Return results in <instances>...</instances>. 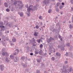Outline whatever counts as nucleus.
<instances>
[{
	"label": "nucleus",
	"mask_w": 73,
	"mask_h": 73,
	"mask_svg": "<svg viewBox=\"0 0 73 73\" xmlns=\"http://www.w3.org/2000/svg\"><path fill=\"white\" fill-rule=\"evenodd\" d=\"M2 52H3L2 55H3V56H8V53L5 52V48H3L2 49Z\"/></svg>",
	"instance_id": "nucleus-1"
},
{
	"label": "nucleus",
	"mask_w": 73,
	"mask_h": 73,
	"mask_svg": "<svg viewBox=\"0 0 73 73\" xmlns=\"http://www.w3.org/2000/svg\"><path fill=\"white\" fill-rule=\"evenodd\" d=\"M33 8V5H31L29 6V8L27 9V12L28 13H30L31 10L32 11V9Z\"/></svg>",
	"instance_id": "nucleus-2"
},
{
	"label": "nucleus",
	"mask_w": 73,
	"mask_h": 73,
	"mask_svg": "<svg viewBox=\"0 0 73 73\" xmlns=\"http://www.w3.org/2000/svg\"><path fill=\"white\" fill-rule=\"evenodd\" d=\"M47 1H46V0H44L43 1V4H44V5H47V4H49L50 3V0H47Z\"/></svg>",
	"instance_id": "nucleus-3"
},
{
	"label": "nucleus",
	"mask_w": 73,
	"mask_h": 73,
	"mask_svg": "<svg viewBox=\"0 0 73 73\" xmlns=\"http://www.w3.org/2000/svg\"><path fill=\"white\" fill-rule=\"evenodd\" d=\"M33 46H36L37 45V43L36 42V39H33L32 41Z\"/></svg>",
	"instance_id": "nucleus-4"
},
{
	"label": "nucleus",
	"mask_w": 73,
	"mask_h": 73,
	"mask_svg": "<svg viewBox=\"0 0 73 73\" xmlns=\"http://www.w3.org/2000/svg\"><path fill=\"white\" fill-rule=\"evenodd\" d=\"M0 69L1 71H3L4 69V65L2 64L0 65Z\"/></svg>",
	"instance_id": "nucleus-5"
},
{
	"label": "nucleus",
	"mask_w": 73,
	"mask_h": 73,
	"mask_svg": "<svg viewBox=\"0 0 73 73\" xmlns=\"http://www.w3.org/2000/svg\"><path fill=\"white\" fill-rule=\"evenodd\" d=\"M37 7L35 6H33V7L32 9H31L32 11H37Z\"/></svg>",
	"instance_id": "nucleus-6"
},
{
	"label": "nucleus",
	"mask_w": 73,
	"mask_h": 73,
	"mask_svg": "<svg viewBox=\"0 0 73 73\" xmlns=\"http://www.w3.org/2000/svg\"><path fill=\"white\" fill-rule=\"evenodd\" d=\"M55 11L57 12H59V11H60V9H59V8H58V7H55Z\"/></svg>",
	"instance_id": "nucleus-7"
},
{
	"label": "nucleus",
	"mask_w": 73,
	"mask_h": 73,
	"mask_svg": "<svg viewBox=\"0 0 73 73\" xmlns=\"http://www.w3.org/2000/svg\"><path fill=\"white\" fill-rule=\"evenodd\" d=\"M36 60L37 61V62H38V63L42 61V60L41 58L40 59H39V58H37Z\"/></svg>",
	"instance_id": "nucleus-8"
},
{
	"label": "nucleus",
	"mask_w": 73,
	"mask_h": 73,
	"mask_svg": "<svg viewBox=\"0 0 73 73\" xmlns=\"http://www.w3.org/2000/svg\"><path fill=\"white\" fill-rule=\"evenodd\" d=\"M18 60H19V58H18V57H15L14 58V61L15 62H17Z\"/></svg>",
	"instance_id": "nucleus-9"
},
{
	"label": "nucleus",
	"mask_w": 73,
	"mask_h": 73,
	"mask_svg": "<svg viewBox=\"0 0 73 73\" xmlns=\"http://www.w3.org/2000/svg\"><path fill=\"white\" fill-rule=\"evenodd\" d=\"M18 14L19 15H20V17H22L23 16V12L20 13L19 12Z\"/></svg>",
	"instance_id": "nucleus-10"
},
{
	"label": "nucleus",
	"mask_w": 73,
	"mask_h": 73,
	"mask_svg": "<svg viewBox=\"0 0 73 73\" xmlns=\"http://www.w3.org/2000/svg\"><path fill=\"white\" fill-rule=\"evenodd\" d=\"M56 55L57 56L60 57V56H61V54L59 52H56Z\"/></svg>",
	"instance_id": "nucleus-11"
},
{
	"label": "nucleus",
	"mask_w": 73,
	"mask_h": 73,
	"mask_svg": "<svg viewBox=\"0 0 73 73\" xmlns=\"http://www.w3.org/2000/svg\"><path fill=\"white\" fill-rule=\"evenodd\" d=\"M24 7V5H22L21 6L19 7V9L21 10L23 9V7Z\"/></svg>",
	"instance_id": "nucleus-12"
},
{
	"label": "nucleus",
	"mask_w": 73,
	"mask_h": 73,
	"mask_svg": "<svg viewBox=\"0 0 73 73\" xmlns=\"http://www.w3.org/2000/svg\"><path fill=\"white\" fill-rule=\"evenodd\" d=\"M19 52V50L18 49H17L15 50V53H16L17 54H18Z\"/></svg>",
	"instance_id": "nucleus-13"
},
{
	"label": "nucleus",
	"mask_w": 73,
	"mask_h": 73,
	"mask_svg": "<svg viewBox=\"0 0 73 73\" xmlns=\"http://www.w3.org/2000/svg\"><path fill=\"white\" fill-rule=\"evenodd\" d=\"M5 60L6 61L5 62H9V59H8V58L7 57L6 58Z\"/></svg>",
	"instance_id": "nucleus-14"
},
{
	"label": "nucleus",
	"mask_w": 73,
	"mask_h": 73,
	"mask_svg": "<svg viewBox=\"0 0 73 73\" xmlns=\"http://www.w3.org/2000/svg\"><path fill=\"white\" fill-rule=\"evenodd\" d=\"M16 4H17V1H15L14 3L11 4V5H16Z\"/></svg>",
	"instance_id": "nucleus-15"
},
{
	"label": "nucleus",
	"mask_w": 73,
	"mask_h": 73,
	"mask_svg": "<svg viewBox=\"0 0 73 73\" xmlns=\"http://www.w3.org/2000/svg\"><path fill=\"white\" fill-rule=\"evenodd\" d=\"M13 42H16V38H13L12 39Z\"/></svg>",
	"instance_id": "nucleus-16"
},
{
	"label": "nucleus",
	"mask_w": 73,
	"mask_h": 73,
	"mask_svg": "<svg viewBox=\"0 0 73 73\" xmlns=\"http://www.w3.org/2000/svg\"><path fill=\"white\" fill-rule=\"evenodd\" d=\"M4 5L5 8H8V6L7 5V3H4Z\"/></svg>",
	"instance_id": "nucleus-17"
},
{
	"label": "nucleus",
	"mask_w": 73,
	"mask_h": 73,
	"mask_svg": "<svg viewBox=\"0 0 73 73\" xmlns=\"http://www.w3.org/2000/svg\"><path fill=\"white\" fill-rule=\"evenodd\" d=\"M22 65L23 66L24 68H26V67H27V66H25V64L24 63L22 64Z\"/></svg>",
	"instance_id": "nucleus-18"
},
{
	"label": "nucleus",
	"mask_w": 73,
	"mask_h": 73,
	"mask_svg": "<svg viewBox=\"0 0 73 73\" xmlns=\"http://www.w3.org/2000/svg\"><path fill=\"white\" fill-rule=\"evenodd\" d=\"M25 58L24 56H22L21 57V59L22 60H23L24 61V60H25Z\"/></svg>",
	"instance_id": "nucleus-19"
},
{
	"label": "nucleus",
	"mask_w": 73,
	"mask_h": 73,
	"mask_svg": "<svg viewBox=\"0 0 73 73\" xmlns=\"http://www.w3.org/2000/svg\"><path fill=\"white\" fill-rule=\"evenodd\" d=\"M51 42L52 41V40H54V38H53L52 37H50L49 39Z\"/></svg>",
	"instance_id": "nucleus-20"
},
{
	"label": "nucleus",
	"mask_w": 73,
	"mask_h": 73,
	"mask_svg": "<svg viewBox=\"0 0 73 73\" xmlns=\"http://www.w3.org/2000/svg\"><path fill=\"white\" fill-rule=\"evenodd\" d=\"M17 5L19 7H20L22 5V2H20V4H19Z\"/></svg>",
	"instance_id": "nucleus-21"
},
{
	"label": "nucleus",
	"mask_w": 73,
	"mask_h": 73,
	"mask_svg": "<svg viewBox=\"0 0 73 73\" xmlns=\"http://www.w3.org/2000/svg\"><path fill=\"white\" fill-rule=\"evenodd\" d=\"M61 48L62 50H65V48H64V47H63V46L62 45V47H61Z\"/></svg>",
	"instance_id": "nucleus-22"
},
{
	"label": "nucleus",
	"mask_w": 73,
	"mask_h": 73,
	"mask_svg": "<svg viewBox=\"0 0 73 73\" xmlns=\"http://www.w3.org/2000/svg\"><path fill=\"white\" fill-rule=\"evenodd\" d=\"M70 44L69 43H68L66 44V46H68V47H70Z\"/></svg>",
	"instance_id": "nucleus-23"
},
{
	"label": "nucleus",
	"mask_w": 73,
	"mask_h": 73,
	"mask_svg": "<svg viewBox=\"0 0 73 73\" xmlns=\"http://www.w3.org/2000/svg\"><path fill=\"white\" fill-rule=\"evenodd\" d=\"M56 5L57 7H59V5H61V3L59 2H58L56 4Z\"/></svg>",
	"instance_id": "nucleus-24"
},
{
	"label": "nucleus",
	"mask_w": 73,
	"mask_h": 73,
	"mask_svg": "<svg viewBox=\"0 0 73 73\" xmlns=\"http://www.w3.org/2000/svg\"><path fill=\"white\" fill-rule=\"evenodd\" d=\"M66 68H67V67H66V66H63V69H66Z\"/></svg>",
	"instance_id": "nucleus-25"
},
{
	"label": "nucleus",
	"mask_w": 73,
	"mask_h": 73,
	"mask_svg": "<svg viewBox=\"0 0 73 73\" xmlns=\"http://www.w3.org/2000/svg\"><path fill=\"white\" fill-rule=\"evenodd\" d=\"M34 35L35 36H36V37L37 36V34L36 33V32H35L34 34Z\"/></svg>",
	"instance_id": "nucleus-26"
},
{
	"label": "nucleus",
	"mask_w": 73,
	"mask_h": 73,
	"mask_svg": "<svg viewBox=\"0 0 73 73\" xmlns=\"http://www.w3.org/2000/svg\"><path fill=\"white\" fill-rule=\"evenodd\" d=\"M61 47H62V45L58 46V48H61Z\"/></svg>",
	"instance_id": "nucleus-27"
},
{
	"label": "nucleus",
	"mask_w": 73,
	"mask_h": 73,
	"mask_svg": "<svg viewBox=\"0 0 73 73\" xmlns=\"http://www.w3.org/2000/svg\"><path fill=\"white\" fill-rule=\"evenodd\" d=\"M51 60L52 61H54L55 60V57H52L51 58Z\"/></svg>",
	"instance_id": "nucleus-28"
},
{
	"label": "nucleus",
	"mask_w": 73,
	"mask_h": 73,
	"mask_svg": "<svg viewBox=\"0 0 73 73\" xmlns=\"http://www.w3.org/2000/svg\"><path fill=\"white\" fill-rule=\"evenodd\" d=\"M6 11L7 12H8L10 11V10L8 8H7L6 9Z\"/></svg>",
	"instance_id": "nucleus-29"
},
{
	"label": "nucleus",
	"mask_w": 73,
	"mask_h": 73,
	"mask_svg": "<svg viewBox=\"0 0 73 73\" xmlns=\"http://www.w3.org/2000/svg\"><path fill=\"white\" fill-rule=\"evenodd\" d=\"M63 8V6L62 5L60 6L59 7V8L60 9H61Z\"/></svg>",
	"instance_id": "nucleus-30"
},
{
	"label": "nucleus",
	"mask_w": 73,
	"mask_h": 73,
	"mask_svg": "<svg viewBox=\"0 0 73 73\" xmlns=\"http://www.w3.org/2000/svg\"><path fill=\"white\" fill-rule=\"evenodd\" d=\"M52 10L51 9H49L48 11V13H50V12H52Z\"/></svg>",
	"instance_id": "nucleus-31"
},
{
	"label": "nucleus",
	"mask_w": 73,
	"mask_h": 73,
	"mask_svg": "<svg viewBox=\"0 0 73 73\" xmlns=\"http://www.w3.org/2000/svg\"><path fill=\"white\" fill-rule=\"evenodd\" d=\"M10 57L11 59H13V56L12 55H11L10 56Z\"/></svg>",
	"instance_id": "nucleus-32"
},
{
	"label": "nucleus",
	"mask_w": 73,
	"mask_h": 73,
	"mask_svg": "<svg viewBox=\"0 0 73 73\" xmlns=\"http://www.w3.org/2000/svg\"><path fill=\"white\" fill-rule=\"evenodd\" d=\"M39 19H40V20H41L42 19V17L40 15L39 17Z\"/></svg>",
	"instance_id": "nucleus-33"
},
{
	"label": "nucleus",
	"mask_w": 73,
	"mask_h": 73,
	"mask_svg": "<svg viewBox=\"0 0 73 73\" xmlns=\"http://www.w3.org/2000/svg\"><path fill=\"white\" fill-rule=\"evenodd\" d=\"M47 42H48V43H50V42H51V41L49 39L48 40H47Z\"/></svg>",
	"instance_id": "nucleus-34"
},
{
	"label": "nucleus",
	"mask_w": 73,
	"mask_h": 73,
	"mask_svg": "<svg viewBox=\"0 0 73 73\" xmlns=\"http://www.w3.org/2000/svg\"><path fill=\"white\" fill-rule=\"evenodd\" d=\"M35 53L36 54H38V52H37V51H35Z\"/></svg>",
	"instance_id": "nucleus-35"
},
{
	"label": "nucleus",
	"mask_w": 73,
	"mask_h": 73,
	"mask_svg": "<svg viewBox=\"0 0 73 73\" xmlns=\"http://www.w3.org/2000/svg\"><path fill=\"white\" fill-rule=\"evenodd\" d=\"M71 71H72V68H70L69 70V72H70Z\"/></svg>",
	"instance_id": "nucleus-36"
},
{
	"label": "nucleus",
	"mask_w": 73,
	"mask_h": 73,
	"mask_svg": "<svg viewBox=\"0 0 73 73\" xmlns=\"http://www.w3.org/2000/svg\"><path fill=\"white\" fill-rule=\"evenodd\" d=\"M1 31H4L5 30V28H1Z\"/></svg>",
	"instance_id": "nucleus-37"
},
{
	"label": "nucleus",
	"mask_w": 73,
	"mask_h": 73,
	"mask_svg": "<svg viewBox=\"0 0 73 73\" xmlns=\"http://www.w3.org/2000/svg\"><path fill=\"white\" fill-rule=\"evenodd\" d=\"M40 48H42L43 47V45L42 44H40Z\"/></svg>",
	"instance_id": "nucleus-38"
},
{
	"label": "nucleus",
	"mask_w": 73,
	"mask_h": 73,
	"mask_svg": "<svg viewBox=\"0 0 73 73\" xmlns=\"http://www.w3.org/2000/svg\"><path fill=\"white\" fill-rule=\"evenodd\" d=\"M0 27L1 28H5V27L4 26H0Z\"/></svg>",
	"instance_id": "nucleus-39"
},
{
	"label": "nucleus",
	"mask_w": 73,
	"mask_h": 73,
	"mask_svg": "<svg viewBox=\"0 0 73 73\" xmlns=\"http://www.w3.org/2000/svg\"><path fill=\"white\" fill-rule=\"evenodd\" d=\"M70 28V29H72V28L73 27H72V25L70 24V26L69 27Z\"/></svg>",
	"instance_id": "nucleus-40"
},
{
	"label": "nucleus",
	"mask_w": 73,
	"mask_h": 73,
	"mask_svg": "<svg viewBox=\"0 0 73 73\" xmlns=\"http://www.w3.org/2000/svg\"><path fill=\"white\" fill-rule=\"evenodd\" d=\"M52 29H53V30L52 29V32H54L56 30L55 29H54V28H52Z\"/></svg>",
	"instance_id": "nucleus-41"
},
{
	"label": "nucleus",
	"mask_w": 73,
	"mask_h": 73,
	"mask_svg": "<svg viewBox=\"0 0 73 73\" xmlns=\"http://www.w3.org/2000/svg\"><path fill=\"white\" fill-rule=\"evenodd\" d=\"M65 70L64 71V72L65 73H66V72H67V70H66V69H64Z\"/></svg>",
	"instance_id": "nucleus-42"
},
{
	"label": "nucleus",
	"mask_w": 73,
	"mask_h": 73,
	"mask_svg": "<svg viewBox=\"0 0 73 73\" xmlns=\"http://www.w3.org/2000/svg\"><path fill=\"white\" fill-rule=\"evenodd\" d=\"M53 48H54L52 46H50V49H53Z\"/></svg>",
	"instance_id": "nucleus-43"
},
{
	"label": "nucleus",
	"mask_w": 73,
	"mask_h": 73,
	"mask_svg": "<svg viewBox=\"0 0 73 73\" xmlns=\"http://www.w3.org/2000/svg\"><path fill=\"white\" fill-rule=\"evenodd\" d=\"M36 29H38V28H39V27H38V26L36 25Z\"/></svg>",
	"instance_id": "nucleus-44"
},
{
	"label": "nucleus",
	"mask_w": 73,
	"mask_h": 73,
	"mask_svg": "<svg viewBox=\"0 0 73 73\" xmlns=\"http://www.w3.org/2000/svg\"><path fill=\"white\" fill-rule=\"evenodd\" d=\"M36 73H40V71L38 70H36Z\"/></svg>",
	"instance_id": "nucleus-45"
},
{
	"label": "nucleus",
	"mask_w": 73,
	"mask_h": 73,
	"mask_svg": "<svg viewBox=\"0 0 73 73\" xmlns=\"http://www.w3.org/2000/svg\"><path fill=\"white\" fill-rule=\"evenodd\" d=\"M50 46H53V43L50 44Z\"/></svg>",
	"instance_id": "nucleus-46"
},
{
	"label": "nucleus",
	"mask_w": 73,
	"mask_h": 73,
	"mask_svg": "<svg viewBox=\"0 0 73 73\" xmlns=\"http://www.w3.org/2000/svg\"><path fill=\"white\" fill-rule=\"evenodd\" d=\"M27 14L28 15V16H30V15H31V14H30V13H27Z\"/></svg>",
	"instance_id": "nucleus-47"
},
{
	"label": "nucleus",
	"mask_w": 73,
	"mask_h": 73,
	"mask_svg": "<svg viewBox=\"0 0 73 73\" xmlns=\"http://www.w3.org/2000/svg\"><path fill=\"white\" fill-rule=\"evenodd\" d=\"M47 54L46 52L44 54V56H46Z\"/></svg>",
	"instance_id": "nucleus-48"
},
{
	"label": "nucleus",
	"mask_w": 73,
	"mask_h": 73,
	"mask_svg": "<svg viewBox=\"0 0 73 73\" xmlns=\"http://www.w3.org/2000/svg\"><path fill=\"white\" fill-rule=\"evenodd\" d=\"M40 41H41V40L40 39H39L38 40V43H40Z\"/></svg>",
	"instance_id": "nucleus-49"
},
{
	"label": "nucleus",
	"mask_w": 73,
	"mask_h": 73,
	"mask_svg": "<svg viewBox=\"0 0 73 73\" xmlns=\"http://www.w3.org/2000/svg\"><path fill=\"white\" fill-rule=\"evenodd\" d=\"M59 36H58V38H61V36H60V35L59 34Z\"/></svg>",
	"instance_id": "nucleus-50"
},
{
	"label": "nucleus",
	"mask_w": 73,
	"mask_h": 73,
	"mask_svg": "<svg viewBox=\"0 0 73 73\" xmlns=\"http://www.w3.org/2000/svg\"><path fill=\"white\" fill-rule=\"evenodd\" d=\"M33 54L32 53H30V55H31V56H33Z\"/></svg>",
	"instance_id": "nucleus-51"
},
{
	"label": "nucleus",
	"mask_w": 73,
	"mask_h": 73,
	"mask_svg": "<svg viewBox=\"0 0 73 73\" xmlns=\"http://www.w3.org/2000/svg\"><path fill=\"white\" fill-rule=\"evenodd\" d=\"M59 23H58L57 24H56V26H58V25H59Z\"/></svg>",
	"instance_id": "nucleus-52"
},
{
	"label": "nucleus",
	"mask_w": 73,
	"mask_h": 73,
	"mask_svg": "<svg viewBox=\"0 0 73 73\" xmlns=\"http://www.w3.org/2000/svg\"><path fill=\"white\" fill-rule=\"evenodd\" d=\"M68 61H66L65 62V64H68Z\"/></svg>",
	"instance_id": "nucleus-53"
},
{
	"label": "nucleus",
	"mask_w": 73,
	"mask_h": 73,
	"mask_svg": "<svg viewBox=\"0 0 73 73\" xmlns=\"http://www.w3.org/2000/svg\"><path fill=\"white\" fill-rule=\"evenodd\" d=\"M8 26L9 27H11V25L9 24L8 25Z\"/></svg>",
	"instance_id": "nucleus-54"
},
{
	"label": "nucleus",
	"mask_w": 73,
	"mask_h": 73,
	"mask_svg": "<svg viewBox=\"0 0 73 73\" xmlns=\"http://www.w3.org/2000/svg\"><path fill=\"white\" fill-rule=\"evenodd\" d=\"M64 4H65V3H62V5H64Z\"/></svg>",
	"instance_id": "nucleus-55"
},
{
	"label": "nucleus",
	"mask_w": 73,
	"mask_h": 73,
	"mask_svg": "<svg viewBox=\"0 0 73 73\" xmlns=\"http://www.w3.org/2000/svg\"><path fill=\"white\" fill-rule=\"evenodd\" d=\"M44 64H42L41 65V66L42 67V66H44Z\"/></svg>",
	"instance_id": "nucleus-56"
},
{
	"label": "nucleus",
	"mask_w": 73,
	"mask_h": 73,
	"mask_svg": "<svg viewBox=\"0 0 73 73\" xmlns=\"http://www.w3.org/2000/svg\"><path fill=\"white\" fill-rule=\"evenodd\" d=\"M15 33L16 35H18V33H17V32L15 31Z\"/></svg>",
	"instance_id": "nucleus-57"
},
{
	"label": "nucleus",
	"mask_w": 73,
	"mask_h": 73,
	"mask_svg": "<svg viewBox=\"0 0 73 73\" xmlns=\"http://www.w3.org/2000/svg\"><path fill=\"white\" fill-rule=\"evenodd\" d=\"M71 4H73V0H71Z\"/></svg>",
	"instance_id": "nucleus-58"
},
{
	"label": "nucleus",
	"mask_w": 73,
	"mask_h": 73,
	"mask_svg": "<svg viewBox=\"0 0 73 73\" xmlns=\"http://www.w3.org/2000/svg\"><path fill=\"white\" fill-rule=\"evenodd\" d=\"M36 1L38 2H39L40 1V0H36Z\"/></svg>",
	"instance_id": "nucleus-59"
},
{
	"label": "nucleus",
	"mask_w": 73,
	"mask_h": 73,
	"mask_svg": "<svg viewBox=\"0 0 73 73\" xmlns=\"http://www.w3.org/2000/svg\"><path fill=\"white\" fill-rule=\"evenodd\" d=\"M66 56H68V52H66Z\"/></svg>",
	"instance_id": "nucleus-60"
},
{
	"label": "nucleus",
	"mask_w": 73,
	"mask_h": 73,
	"mask_svg": "<svg viewBox=\"0 0 73 73\" xmlns=\"http://www.w3.org/2000/svg\"><path fill=\"white\" fill-rule=\"evenodd\" d=\"M11 45H14V44H13V43H11Z\"/></svg>",
	"instance_id": "nucleus-61"
},
{
	"label": "nucleus",
	"mask_w": 73,
	"mask_h": 73,
	"mask_svg": "<svg viewBox=\"0 0 73 73\" xmlns=\"http://www.w3.org/2000/svg\"><path fill=\"white\" fill-rule=\"evenodd\" d=\"M11 11H12L13 12V11H14V10H13V9H11Z\"/></svg>",
	"instance_id": "nucleus-62"
},
{
	"label": "nucleus",
	"mask_w": 73,
	"mask_h": 73,
	"mask_svg": "<svg viewBox=\"0 0 73 73\" xmlns=\"http://www.w3.org/2000/svg\"><path fill=\"white\" fill-rule=\"evenodd\" d=\"M60 38V40H61V41H62V40H63L62 39V38Z\"/></svg>",
	"instance_id": "nucleus-63"
},
{
	"label": "nucleus",
	"mask_w": 73,
	"mask_h": 73,
	"mask_svg": "<svg viewBox=\"0 0 73 73\" xmlns=\"http://www.w3.org/2000/svg\"><path fill=\"white\" fill-rule=\"evenodd\" d=\"M71 10H72V11H73V7H72L71 8Z\"/></svg>",
	"instance_id": "nucleus-64"
}]
</instances>
